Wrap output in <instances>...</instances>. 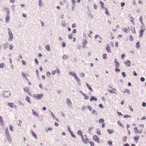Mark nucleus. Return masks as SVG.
<instances>
[{"instance_id": "obj_42", "label": "nucleus", "mask_w": 146, "mask_h": 146, "mask_svg": "<svg viewBox=\"0 0 146 146\" xmlns=\"http://www.w3.org/2000/svg\"><path fill=\"white\" fill-rule=\"evenodd\" d=\"M131 117V115H124V117H125V118H127V117Z\"/></svg>"}, {"instance_id": "obj_38", "label": "nucleus", "mask_w": 146, "mask_h": 146, "mask_svg": "<svg viewBox=\"0 0 146 146\" xmlns=\"http://www.w3.org/2000/svg\"><path fill=\"white\" fill-rule=\"evenodd\" d=\"M115 89H112L110 91V92L111 93H114L115 91Z\"/></svg>"}, {"instance_id": "obj_41", "label": "nucleus", "mask_w": 146, "mask_h": 146, "mask_svg": "<svg viewBox=\"0 0 146 146\" xmlns=\"http://www.w3.org/2000/svg\"><path fill=\"white\" fill-rule=\"evenodd\" d=\"M127 139V137L125 136L123 137V140L124 141H126V139Z\"/></svg>"}, {"instance_id": "obj_64", "label": "nucleus", "mask_w": 146, "mask_h": 146, "mask_svg": "<svg viewBox=\"0 0 146 146\" xmlns=\"http://www.w3.org/2000/svg\"><path fill=\"white\" fill-rule=\"evenodd\" d=\"M35 62L37 64H38V61L36 58H35Z\"/></svg>"}, {"instance_id": "obj_60", "label": "nucleus", "mask_w": 146, "mask_h": 146, "mask_svg": "<svg viewBox=\"0 0 146 146\" xmlns=\"http://www.w3.org/2000/svg\"><path fill=\"white\" fill-rule=\"evenodd\" d=\"M22 121L20 120H19V123L18 124L19 125L21 126V124L22 123Z\"/></svg>"}, {"instance_id": "obj_27", "label": "nucleus", "mask_w": 146, "mask_h": 146, "mask_svg": "<svg viewBox=\"0 0 146 146\" xmlns=\"http://www.w3.org/2000/svg\"><path fill=\"white\" fill-rule=\"evenodd\" d=\"M82 95L84 96V98L86 99H88V96L84 94H82Z\"/></svg>"}, {"instance_id": "obj_9", "label": "nucleus", "mask_w": 146, "mask_h": 146, "mask_svg": "<svg viewBox=\"0 0 146 146\" xmlns=\"http://www.w3.org/2000/svg\"><path fill=\"white\" fill-rule=\"evenodd\" d=\"M87 42V40H84L83 42V45L82 46V47L84 48L85 47V45H86Z\"/></svg>"}, {"instance_id": "obj_40", "label": "nucleus", "mask_w": 146, "mask_h": 146, "mask_svg": "<svg viewBox=\"0 0 146 146\" xmlns=\"http://www.w3.org/2000/svg\"><path fill=\"white\" fill-rule=\"evenodd\" d=\"M129 40L131 41H132L133 40V38L131 35H130L129 36Z\"/></svg>"}, {"instance_id": "obj_6", "label": "nucleus", "mask_w": 146, "mask_h": 146, "mask_svg": "<svg viewBox=\"0 0 146 146\" xmlns=\"http://www.w3.org/2000/svg\"><path fill=\"white\" fill-rule=\"evenodd\" d=\"M10 92L8 91H5L3 93V96L6 97H9L10 96Z\"/></svg>"}, {"instance_id": "obj_30", "label": "nucleus", "mask_w": 146, "mask_h": 146, "mask_svg": "<svg viewBox=\"0 0 146 146\" xmlns=\"http://www.w3.org/2000/svg\"><path fill=\"white\" fill-rule=\"evenodd\" d=\"M46 49L48 51H50V46L49 45H46Z\"/></svg>"}, {"instance_id": "obj_15", "label": "nucleus", "mask_w": 146, "mask_h": 146, "mask_svg": "<svg viewBox=\"0 0 146 146\" xmlns=\"http://www.w3.org/2000/svg\"><path fill=\"white\" fill-rule=\"evenodd\" d=\"M106 50L107 51V52L108 53H110L111 52V50L109 46H107L106 47Z\"/></svg>"}, {"instance_id": "obj_1", "label": "nucleus", "mask_w": 146, "mask_h": 146, "mask_svg": "<svg viewBox=\"0 0 146 146\" xmlns=\"http://www.w3.org/2000/svg\"><path fill=\"white\" fill-rule=\"evenodd\" d=\"M139 127L141 128V129L140 130H138L137 128V127H135L134 128V130L135 131V133H142L143 131L142 129L143 127V125H140Z\"/></svg>"}, {"instance_id": "obj_43", "label": "nucleus", "mask_w": 146, "mask_h": 146, "mask_svg": "<svg viewBox=\"0 0 146 146\" xmlns=\"http://www.w3.org/2000/svg\"><path fill=\"white\" fill-rule=\"evenodd\" d=\"M90 143L91 146H94V143L92 141H90Z\"/></svg>"}, {"instance_id": "obj_13", "label": "nucleus", "mask_w": 146, "mask_h": 146, "mask_svg": "<svg viewBox=\"0 0 146 146\" xmlns=\"http://www.w3.org/2000/svg\"><path fill=\"white\" fill-rule=\"evenodd\" d=\"M0 121L2 125H3L4 124V122L3 120L2 117L0 116Z\"/></svg>"}, {"instance_id": "obj_8", "label": "nucleus", "mask_w": 146, "mask_h": 146, "mask_svg": "<svg viewBox=\"0 0 146 146\" xmlns=\"http://www.w3.org/2000/svg\"><path fill=\"white\" fill-rule=\"evenodd\" d=\"M115 63L116 64V67H119V62L117 61V58H115Z\"/></svg>"}, {"instance_id": "obj_28", "label": "nucleus", "mask_w": 146, "mask_h": 146, "mask_svg": "<svg viewBox=\"0 0 146 146\" xmlns=\"http://www.w3.org/2000/svg\"><path fill=\"white\" fill-rule=\"evenodd\" d=\"M62 57L64 59H66L68 58V56L65 55H63Z\"/></svg>"}, {"instance_id": "obj_50", "label": "nucleus", "mask_w": 146, "mask_h": 146, "mask_svg": "<svg viewBox=\"0 0 146 146\" xmlns=\"http://www.w3.org/2000/svg\"><path fill=\"white\" fill-rule=\"evenodd\" d=\"M115 71L116 72H120V70L119 69L116 68L115 69Z\"/></svg>"}, {"instance_id": "obj_25", "label": "nucleus", "mask_w": 146, "mask_h": 146, "mask_svg": "<svg viewBox=\"0 0 146 146\" xmlns=\"http://www.w3.org/2000/svg\"><path fill=\"white\" fill-rule=\"evenodd\" d=\"M118 124L119 125V126L121 127H123V125L122 124V123L119 121L118 122Z\"/></svg>"}, {"instance_id": "obj_3", "label": "nucleus", "mask_w": 146, "mask_h": 146, "mask_svg": "<svg viewBox=\"0 0 146 146\" xmlns=\"http://www.w3.org/2000/svg\"><path fill=\"white\" fill-rule=\"evenodd\" d=\"M85 138H84L83 137L82 138V142L85 144H87L89 142V140L87 138V136L86 135H85Z\"/></svg>"}, {"instance_id": "obj_18", "label": "nucleus", "mask_w": 146, "mask_h": 146, "mask_svg": "<svg viewBox=\"0 0 146 146\" xmlns=\"http://www.w3.org/2000/svg\"><path fill=\"white\" fill-rule=\"evenodd\" d=\"M131 30L133 33H136L135 29L134 27H132L131 29Z\"/></svg>"}, {"instance_id": "obj_10", "label": "nucleus", "mask_w": 146, "mask_h": 146, "mask_svg": "<svg viewBox=\"0 0 146 146\" xmlns=\"http://www.w3.org/2000/svg\"><path fill=\"white\" fill-rule=\"evenodd\" d=\"M125 64L126 66H131V62L129 61H127V62L125 63Z\"/></svg>"}, {"instance_id": "obj_37", "label": "nucleus", "mask_w": 146, "mask_h": 146, "mask_svg": "<svg viewBox=\"0 0 146 146\" xmlns=\"http://www.w3.org/2000/svg\"><path fill=\"white\" fill-rule=\"evenodd\" d=\"M4 66V64L3 63H1L0 64V67L1 68H3Z\"/></svg>"}, {"instance_id": "obj_5", "label": "nucleus", "mask_w": 146, "mask_h": 146, "mask_svg": "<svg viewBox=\"0 0 146 146\" xmlns=\"http://www.w3.org/2000/svg\"><path fill=\"white\" fill-rule=\"evenodd\" d=\"M93 139L94 140L97 141V143H100V139L96 135H94L93 137Z\"/></svg>"}, {"instance_id": "obj_44", "label": "nucleus", "mask_w": 146, "mask_h": 146, "mask_svg": "<svg viewBox=\"0 0 146 146\" xmlns=\"http://www.w3.org/2000/svg\"><path fill=\"white\" fill-rule=\"evenodd\" d=\"M139 137L137 136L136 137H135L134 139L135 140L137 141L138 140V139H139Z\"/></svg>"}, {"instance_id": "obj_39", "label": "nucleus", "mask_w": 146, "mask_h": 146, "mask_svg": "<svg viewBox=\"0 0 146 146\" xmlns=\"http://www.w3.org/2000/svg\"><path fill=\"white\" fill-rule=\"evenodd\" d=\"M122 30L124 32H127V29L126 28H124L122 29Z\"/></svg>"}, {"instance_id": "obj_17", "label": "nucleus", "mask_w": 146, "mask_h": 146, "mask_svg": "<svg viewBox=\"0 0 146 146\" xmlns=\"http://www.w3.org/2000/svg\"><path fill=\"white\" fill-rule=\"evenodd\" d=\"M24 90L25 91L27 92H28L29 91V88L26 87L24 88Z\"/></svg>"}, {"instance_id": "obj_32", "label": "nucleus", "mask_w": 146, "mask_h": 146, "mask_svg": "<svg viewBox=\"0 0 146 146\" xmlns=\"http://www.w3.org/2000/svg\"><path fill=\"white\" fill-rule=\"evenodd\" d=\"M103 58L104 59H106L107 58L106 54H104L103 55Z\"/></svg>"}, {"instance_id": "obj_2", "label": "nucleus", "mask_w": 146, "mask_h": 146, "mask_svg": "<svg viewBox=\"0 0 146 146\" xmlns=\"http://www.w3.org/2000/svg\"><path fill=\"white\" fill-rule=\"evenodd\" d=\"M43 96V94H35L33 95V97L37 100H39L42 98Z\"/></svg>"}, {"instance_id": "obj_21", "label": "nucleus", "mask_w": 146, "mask_h": 146, "mask_svg": "<svg viewBox=\"0 0 146 146\" xmlns=\"http://www.w3.org/2000/svg\"><path fill=\"white\" fill-rule=\"evenodd\" d=\"M66 102L69 105H71L72 104L71 102L70 101V100L69 99H67Z\"/></svg>"}, {"instance_id": "obj_12", "label": "nucleus", "mask_w": 146, "mask_h": 146, "mask_svg": "<svg viewBox=\"0 0 146 146\" xmlns=\"http://www.w3.org/2000/svg\"><path fill=\"white\" fill-rule=\"evenodd\" d=\"M97 100V98L95 97L92 96L90 99V101H92L93 100H95V101H96Z\"/></svg>"}, {"instance_id": "obj_53", "label": "nucleus", "mask_w": 146, "mask_h": 146, "mask_svg": "<svg viewBox=\"0 0 146 146\" xmlns=\"http://www.w3.org/2000/svg\"><path fill=\"white\" fill-rule=\"evenodd\" d=\"M125 56V54H123L121 55V57L122 59L124 58Z\"/></svg>"}, {"instance_id": "obj_63", "label": "nucleus", "mask_w": 146, "mask_h": 146, "mask_svg": "<svg viewBox=\"0 0 146 146\" xmlns=\"http://www.w3.org/2000/svg\"><path fill=\"white\" fill-rule=\"evenodd\" d=\"M27 92V94H28V95L29 96H31V92H29V91Z\"/></svg>"}, {"instance_id": "obj_31", "label": "nucleus", "mask_w": 146, "mask_h": 146, "mask_svg": "<svg viewBox=\"0 0 146 146\" xmlns=\"http://www.w3.org/2000/svg\"><path fill=\"white\" fill-rule=\"evenodd\" d=\"M136 47L139 48L140 47V44L139 42H137L136 43Z\"/></svg>"}, {"instance_id": "obj_7", "label": "nucleus", "mask_w": 146, "mask_h": 146, "mask_svg": "<svg viewBox=\"0 0 146 146\" xmlns=\"http://www.w3.org/2000/svg\"><path fill=\"white\" fill-rule=\"evenodd\" d=\"M26 100L29 103H31V102L30 100V98L28 96H26L25 97Z\"/></svg>"}, {"instance_id": "obj_58", "label": "nucleus", "mask_w": 146, "mask_h": 146, "mask_svg": "<svg viewBox=\"0 0 146 146\" xmlns=\"http://www.w3.org/2000/svg\"><path fill=\"white\" fill-rule=\"evenodd\" d=\"M142 105L143 107L145 106L146 105V103L144 102H143V103H142Z\"/></svg>"}, {"instance_id": "obj_54", "label": "nucleus", "mask_w": 146, "mask_h": 146, "mask_svg": "<svg viewBox=\"0 0 146 146\" xmlns=\"http://www.w3.org/2000/svg\"><path fill=\"white\" fill-rule=\"evenodd\" d=\"M13 48V46L11 45H9V48L10 50H11Z\"/></svg>"}, {"instance_id": "obj_34", "label": "nucleus", "mask_w": 146, "mask_h": 146, "mask_svg": "<svg viewBox=\"0 0 146 146\" xmlns=\"http://www.w3.org/2000/svg\"><path fill=\"white\" fill-rule=\"evenodd\" d=\"M33 114L34 115H36L38 117V114L37 112H35V111H33Z\"/></svg>"}, {"instance_id": "obj_22", "label": "nucleus", "mask_w": 146, "mask_h": 146, "mask_svg": "<svg viewBox=\"0 0 146 146\" xmlns=\"http://www.w3.org/2000/svg\"><path fill=\"white\" fill-rule=\"evenodd\" d=\"M108 131L109 133L110 134L113 133L114 132V131L113 129H108Z\"/></svg>"}, {"instance_id": "obj_57", "label": "nucleus", "mask_w": 146, "mask_h": 146, "mask_svg": "<svg viewBox=\"0 0 146 146\" xmlns=\"http://www.w3.org/2000/svg\"><path fill=\"white\" fill-rule=\"evenodd\" d=\"M141 80L142 82H143L145 81V79L144 78L142 77L140 79Z\"/></svg>"}, {"instance_id": "obj_29", "label": "nucleus", "mask_w": 146, "mask_h": 146, "mask_svg": "<svg viewBox=\"0 0 146 146\" xmlns=\"http://www.w3.org/2000/svg\"><path fill=\"white\" fill-rule=\"evenodd\" d=\"M86 85H87V87H88V88L89 89H90L92 91H93V90L91 88L90 86L87 83H86Z\"/></svg>"}, {"instance_id": "obj_52", "label": "nucleus", "mask_w": 146, "mask_h": 146, "mask_svg": "<svg viewBox=\"0 0 146 146\" xmlns=\"http://www.w3.org/2000/svg\"><path fill=\"white\" fill-rule=\"evenodd\" d=\"M22 75L24 78H26V76L25 74L23 73H22Z\"/></svg>"}, {"instance_id": "obj_56", "label": "nucleus", "mask_w": 146, "mask_h": 146, "mask_svg": "<svg viewBox=\"0 0 146 146\" xmlns=\"http://www.w3.org/2000/svg\"><path fill=\"white\" fill-rule=\"evenodd\" d=\"M140 21L142 23H143V19L142 17H140L139 19Z\"/></svg>"}, {"instance_id": "obj_23", "label": "nucleus", "mask_w": 146, "mask_h": 146, "mask_svg": "<svg viewBox=\"0 0 146 146\" xmlns=\"http://www.w3.org/2000/svg\"><path fill=\"white\" fill-rule=\"evenodd\" d=\"M124 93H126L128 94H129L130 93V92L128 89H126L124 90Z\"/></svg>"}, {"instance_id": "obj_36", "label": "nucleus", "mask_w": 146, "mask_h": 146, "mask_svg": "<svg viewBox=\"0 0 146 146\" xmlns=\"http://www.w3.org/2000/svg\"><path fill=\"white\" fill-rule=\"evenodd\" d=\"M5 133L6 134L9 135V131L8 128H6L5 131Z\"/></svg>"}, {"instance_id": "obj_20", "label": "nucleus", "mask_w": 146, "mask_h": 146, "mask_svg": "<svg viewBox=\"0 0 146 146\" xmlns=\"http://www.w3.org/2000/svg\"><path fill=\"white\" fill-rule=\"evenodd\" d=\"M70 74L73 76L74 77H75L76 76V74L72 72H70Z\"/></svg>"}, {"instance_id": "obj_62", "label": "nucleus", "mask_w": 146, "mask_h": 146, "mask_svg": "<svg viewBox=\"0 0 146 146\" xmlns=\"http://www.w3.org/2000/svg\"><path fill=\"white\" fill-rule=\"evenodd\" d=\"M56 71H53L52 72V74H54L56 73Z\"/></svg>"}, {"instance_id": "obj_19", "label": "nucleus", "mask_w": 146, "mask_h": 146, "mask_svg": "<svg viewBox=\"0 0 146 146\" xmlns=\"http://www.w3.org/2000/svg\"><path fill=\"white\" fill-rule=\"evenodd\" d=\"M78 134L80 135L82 137H83V135L82 134V132L81 131H78Z\"/></svg>"}, {"instance_id": "obj_49", "label": "nucleus", "mask_w": 146, "mask_h": 146, "mask_svg": "<svg viewBox=\"0 0 146 146\" xmlns=\"http://www.w3.org/2000/svg\"><path fill=\"white\" fill-rule=\"evenodd\" d=\"M87 108L90 111L92 110V108L90 106H87Z\"/></svg>"}, {"instance_id": "obj_35", "label": "nucleus", "mask_w": 146, "mask_h": 146, "mask_svg": "<svg viewBox=\"0 0 146 146\" xmlns=\"http://www.w3.org/2000/svg\"><path fill=\"white\" fill-rule=\"evenodd\" d=\"M100 5H101V6H102V7H104V3H103L101 1H100Z\"/></svg>"}, {"instance_id": "obj_26", "label": "nucleus", "mask_w": 146, "mask_h": 146, "mask_svg": "<svg viewBox=\"0 0 146 146\" xmlns=\"http://www.w3.org/2000/svg\"><path fill=\"white\" fill-rule=\"evenodd\" d=\"M8 105L9 106H10V107L12 108L13 107V103H8Z\"/></svg>"}, {"instance_id": "obj_11", "label": "nucleus", "mask_w": 146, "mask_h": 146, "mask_svg": "<svg viewBox=\"0 0 146 146\" xmlns=\"http://www.w3.org/2000/svg\"><path fill=\"white\" fill-rule=\"evenodd\" d=\"M144 30H141L139 32V33H140V37H141L143 35V33L144 32Z\"/></svg>"}, {"instance_id": "obj_33", "label": "nucleus", "mask_w": 146, "mask_h": 146, "mask_svg": "<svg viewBox=\"0 0 146 146\" xmlns=\"http://www.w3.org/2000/svg\"><path fill=\"white\" fill-rule=\"evenodd\" d=\"M104 119H100L99 121V122L100 123H102L103 122H104Z\"/></svg>"}, {"instance_id": "obj_24", "label": "nucleus", "mask_w": 146, "mask_h": 146, "mask_svg": "<svg viewBox=\"0 0 146 146\" xmlns=\"http://www.w3.org/2000/svg\"><path fill=\"white\" fill-rule=\"evenodd\" d=\"M32 134L35 137V138H37V135L33 131H32Z\"/></svg>"}, {"instance_id": "obj_14", "label": "nucleus", "mask_w": 146, "mask_h": 146, "mask_svg": "<svg viewBox=\"0 0 146 146\" xmlns=\"http://www.w3.org/2000/svg\"><path fill=\"white\" fill-rule=\"evenodd\" d=\"M9 15H7L5 18V20L7 22L9 21Z\"/></svg>"}, {"instance_id": "obj_47", "label": "nucleus", "mask_w": 146, "mask_h": 146, "mask_svg": "<svg viewBox=\"0 0 146 146\" xmlns=\"http://www.w3.org/2000/svg\"><path fill=\"white\" fill-rule=\"evenodd\" d=\"M80 76L82 77H83L84 76V74L83 73H81L80 74Z\"/></svg>"}, {"instance_id": "obj_4", "label": "nucleus", "mask_w": 146, "mask_h": 146, "mask_svg": "<svg viewBox=\"0 0 146 146\" xmlns=\"http://www.w3.org/2000/svg\"><path fill=\"white\" fill-rule=\"evenodd\" d=\"M8 29L9 30L8 33L9 36V40L10 41H11L12 40L13 38L12 34V33L11 31L10 30V29Z\"/></svg>"}, {"instance_id": "obj_45", "label": "nucleus", "mask_w": 146, "mask_h": 146, "mask_svg": "<svg viewBox=\"0 0 146 146\" xmlns=\"http://www.w3.org/2000/svg\"><path fill=\"white\" fill-rule=\"evenodd\" d=\"M130 20L133 23H134V19L133 17H131L130 18Z\"/></svg>"}, {"instance_id": "obj_46", "label": "nucleus", "mask_w": 146, "mask_h": 146, "mask_svg": "<svg viewBox=\"0 0 146 146\" xmlns=\"http://www.w3.org/2000/svg\"><path fill=\"white\" fill-rule=\"evenodd\" d=\"M74 78L78 82L80 81L79 78L78 76H76Z\"/></svg>"}, {"instance_id": "obj_61", "label": "nucleus", "mask_w": 146, "mask_h": 146, "mask_svg": "<svg viewBox=\"0 0 146 146\" xmlns=\"http://www.w3.org/2000/svg\"><path fill=\"white\" fill-rule=\"evenodd\" d=\"M68 37L69 38H72V35H68Z\"/></svg>"}, {"instance_id": "obj_51", "label": "nucleus", "mask_w": 146, "mask_h": 146, "mask_svg": "<svg viewBox=\"0 0 146 146\" xmlns=\"http://www.w3.org/2000/svg\"><path fill=\"white\" fill-rule=\"evenodd\" d=\"M108 143L110 146L112 145V142L111 141H108Z\"/></svg>"}, {"instance_id": "obj_55", "label": "nucleus", "mask_w": 146, "mask_h": 146, "mask_svg": "<svg viewBox=\"0 0 146 146\" xmlns=\"http://www.w3.org/2000/svg\"><path fill=\"white\" fill-rule=\"evenodd\" d=\"M66 46V43L65 42H63L62 43V46L63 47H65Z\"/></svg>"}, {"instance_id": "obj_59", "label": "nucleus", "mask_w": 146, "mask_h": 146, "mask_svg": "<svg viewBox=\"0 0 146 146\" xmlns=\"http://www.w3.org/2000/svg\"><path fill=\"white\" fill-rule=\"evenodd\" d=\"M122 76H123V77H125V76H126V74H125V73L124 72H123L122 73Z\"/></svg>"}, {"instance_id": "obj_48", "label": "nucleus", "mask_w": 146, "mask_h": 146, "mask_svg": "<svg viewBox=\"0 0 146 146\" xmlns=\"http://www.w3.org/2000/svg\"><path fill=\"white\" fill-rule=\"evenodd\" d=\"M51 74L50 72H48L46 73V75L47 76H49Z\"/></svg>"}, {"instance_id": "obj_16", "label": "nucleus", "mask_w": 146, "mask_h": 146, "mask_svg": "<svg viewBox=\"0 0 146 146\" xmlns=\"http://www.w3.org/2000/svg\"><path fill=\"white\" fill-rule=\"evenodd\" d=\"M105 13H106V14L108 16H109L110 14H109V12L108 10V9L107 8H106L105 9Z\"/></svg>"}]
</instances>
